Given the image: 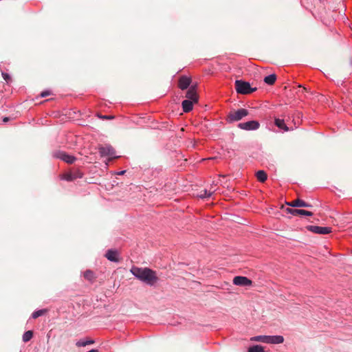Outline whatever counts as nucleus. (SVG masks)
<instances>
[{"label": "nucleus", "mask_w": 352, "mask_h": 352, "mask_svg": "<svg viewBox=\"0 0 352 352\" xmlns=\"http://www.w3.org/2000/svg\"><path fill=\"white\" fill-rule=\"evenodd\" d=\"M193 102L190 100H184L182 103L183 111L185 113L190 112L192 109Z\"/></svg>", "instance_id": "4468645a"}, {"label": "nucleus", "mask_w": 352, "mask_h": 352, "mask_svg": "<svg viewBox=\"0 0 352 352\" xmlns=\"http://www.w3.org/2000/svg\"><path fill=\"white\" fill-rule=\"evenodd\" d=\"M94 343V340H80L76 342V345L78 347H82V346H85L89 344H92Z\"/></svg>", "instance_id": "4be33fe9"}, {"label": "nucleus", "mask_w": 352, "mask_h": 352, "mask_svg": "<svg viewBox=\"0 0 352 352\" xmlns=\"http://www.w3.org/2000/svg\"><path fill=\"white\" fill-rule=\"evenodd\" d=\"M251 340L269 344V336H256L251 338Z\"/></svg>", "instance_id": "a211bd4d"}, {"label": "nucleus", "mask_w": 352, "mask_h": 352, "mask_svg": "<svg viewBox=\"0 0 352 352\" xmlns=\"http://www.w3.org/2000/svg\"><path fill=\"white\" fill-rule=\"evenodd\" d=\"M237 127L245 131H255L260 127V123L256 120H250L239 123Z\"/></svg>", "instance_id": "39448f33"}, {"label": "nucleus", "mask_w": 352, "mask_h": 352, "mask_svg": "<svg viewBox=\"0 0 352 352\" xmlns=\"http://www.w3.org/2000/svg\"><path fill=\"white\" fill-rule=\"evenodd\" d=\"M2 76L5 80H8V79H10V76L7 73L2 72Z\"/></svg>", "instance_id": "cd10ccee"}, {"label": "nucleus", "mask_w": 352, "mask_h": 352, "mask_svg": "<svg viewBox=\"0 0 352 352\" xmlns=\"http://www.w3.org/2000/svg\"><path fill=\"white\" fill-rule=\"evenodd\" d=\"M33 337V331H27L23 335V341L24 342H27L30 341Z\"/></svg>", "instance_id": "5701e85b"}, {"label": "nucleus", "mask_w": 352, "mask_h": 352, "mask_svg": "<svg viewBox=\"0 0 352 352\" xmlns=\"http://www.w3.org/2000/svg\"><path fill=\"white\" fill-rule=\"evenodd\" d=\"M54 156L70 164H73L76 160L74 155H69L63 151H57L54 153Z\"/></svg>", "instance_id": "0eeeda50"}, {"label": "nucleus", "mask_w": 352, "mask_h": 352, "mask_svg": "<svg viewBox=\"0 0 352 352\" xmlns=\"http://www.w3.org/2000/svg\"><path fill=\"white\" fill-rule=\"evenodd\" d=\"M235 89L238 94H250L256 90V88H252L250 84L248 82L236 80L235 81Z\"/></svg>", "instance_id": "7ed1b4c3"}, {"label": "nucleus", "mask_w": 352, "mask_h": 352, "mask_svg": "<svg viewBox=\"0 0 352 352\" xmlns=\"http://www.w3.org/2000/svg\"><path fill=\"white\" fill-rule=\"evenodd\" d=\"M256 177L260 182H265L267 179V175L265 171L263 170H258L256 173Z\"/></svg>", "instance_id": "f3484780"}, {"label": "nucleus", "mask_w": 352, "mask_h": 352, "mask_svg": "<svg viewBox=\"0 0 352 352\" xmlns=\"http://www.w3.org/2000/svg\"><path fill=\"white\" fill-rule=\"evenodd\" d=\"M8 120H9V118H8V117H5V118H3V121L4 122H8Z\"/></svg>", "instance_id": "2f4dec72"}, {"label": "nucleus", "mask_w": 352, "mask_h": 352, "mask_svg": "<svg viewBox=\"0 0 352 352\" xmlns=\"http://www.w3.org/2000/svg\"><path fill=\"white\" fill-rule=\"evenodd\" d=\"M83 177V173L79 169H74L61 175L60 179L67 182H72Z\"/></svg>", "instance_id": "20e7f679"}, {"label": "nucleus", "mask_w": 352, "mask_h": 352, "mask_svg": "<svg viewBox=\"0 0 352 352\" xmlns=\"http://www.w3.org/2000/svg\"><path fill=\"white\" fill-rule=\"evenodd\" d=\"M288 213L294 215V216H298V215H305L311 217L313 215V213L310 211H307L303 209H298V208H287Z\"/></svg>", "instance_id": "9d476101"}, {"label": "nucleus", "mask_w": 352, "mask_h": 352, "mask_svg": "<svg viewBox=\"0 0 352 352\" xmlns=\"http://www.w3.org/2000/svg\"><path fill=\"white\" fill-rule=\"evenodd\" d=\"M50 91H42L40 94L41 97V98H44V97H46L47 96H50Z\"/></svg>", "instance_id": "bb28decb"}, {"label": "nucleus", "mask_w": 352, "mask_h": 352, "mask_svg": "<svg viewBox=\"0 0 352 352\" xmlns=\"http://www.w3.org/2000/svg\"><path fill=\"white\" fill-rule=\"evenodd\" d=\"M233 283L235 285L247 287L252 285V280L245 276H237L233 279Z\"/></svg>", "instance_id": "1a4fd4ad"}, {"label": "nucleus", "mask_w": 352, "mask_h": 352, "mask_svg": "<svg viewBox=\"0 0 352 352\" xmlns=\"http://www.w3.org/2000/svg\"><path fill=\"white\" fill-rule=\"evenodd\" d=\"M276 80V75L275 74H270L264 78V82L269 85L274 84Z\"/></svg>", "instance_id": "aec40b11"}, {"label": "nucleus", "mask_w": 352, "mask_h": 352, "mask_svg": "<svg viewBox=\"0 0 352 352\" xmlns=\"http://www.w3.org/2000/svg\"><path fill=\"white\" fill-rule=\"evenodd\" d=\"M45 312V309H39V310L34 311L32 314V318L34 319H36V318H38L39 316H43Z\"/></svg>", "instance_id": "393cba45"}, {"label": "nucleus", "mask_w": 352, "mask_h": 352, "mask_svg": "<svg viewBox=\"0 0 352 352\" xmlns=\"http://www.w3.org/2000/svg\"><path fill=\"white\" fill-rule=\"evenodd\" d=\"M212 194V192L211 191H208L207 190H204V193H201L199 197L201 198V199H204V198H208L210 197Z\"/></svg>", "instance_id": "a878e982"}, {"label": "nucleus", "mask_w": 352, "mask_h": 352, "mask_svg": "<svg viewBox=\"0 0 352 352\" xmlns=\"http://www.w3.org/2000/svg\"><path fill=\"white\" fill-rule=\"evenodd\" d=\"M307 230L320 234H327L331 232V228L330 227H321L318 226H307Z\"/></svg>", "instance_id": "6e6552de"}, {"label": "nucleus", "mask_w": 352, "mask_h": 352, "mask_svg": "<svg viewBox=\"0 0 352 352\" xmlns=\"http://www.w3.org/2000/svg\"><path fill=\"white\" fill-rule=\"evenodd\" d=\"M305 201L297 199L294 201H292L291 203H287V204L289 206L294 207V208H300L302 207L304 205Z\"/></svg>", "instance_id": "412c9836"}, {"label": "nucleus", "mask_w": 352, "mask_h": 352, "mask_svg": "<svg viewBox=\"0 0 352 352\" xmlns=\"http://www.w3.org/2000/svg\"><path fill=\"white\" fill-rule=\"evenodd\" d=\"M302 207H305V208H311V205L308 204L307 202H304V205Z\"/></svg>", "instance_id": "c85d7f7f"}, {"label": "nucleus", "mask_w": 352, "mask_h": 352, "mask_svg": "<svg viewBox=\"0 0 352 352\" xmlns=\"http://www.w3.org/2000/svg\"><path fill=\"white\" fill-rule=\"evenodd\" d=\"M105 256L110 261L115 263L119 262L118 252L117 250L113 249L108 250L105 254Z\"/></svg>", "instance_id": "9b49d317"}, {"label": "nucleus", "mask_w": 352, "mask_h": 352, "mask_svg": "<svg viewBox=\"0 0 352 352\" xmlns=\"http://www.w3.org/2000/svg\"><path fill=\"white\" fill-rule=\"evenodd\" d=\"M248 352H264V349L261 345H254L248 349Z\"/></svg>", "instance_id": "b1692460"}, {"label": "nucleus", "mask_w": 352, "mask_h": 352, "mask_svg": "<svg viewBox=\"0 0 352 352\" xmlns=\"http://www.w3.org/2000/svg\"><path fill=\"white\" fill-rule=\"evenodd\" d=\"M98 151L101 157L109 156L111 158L118 157V156L116 155V151L114 148L109 144L100 146L98 148Z\"/></svg>", "instance_id": "423d86ee"}, {"label": "nucleus", "mask_w": 352, "mask_h": 352, "mask_svg": "<svg viewBox=\"0 0 352 352\" xmlns=\"http://www.w3.org/2000/svg\"><path fill=\"white\" fill-rule=\"evenodd\" d=\"M84 278L91 283H93L96 278L95 274L93 271L87 270L84 272Z\"/></svg>", "instance_id": "6ab92c4d"}, {"label": "nucleus", "mask_w": 352, "mask_h": 352, "mask_svg": "<svg viewBox=\"0 0 352 352\" xmlns=\"http://www.w3.org/2000/svg\"><path fill=\"white\" fill-rule=\"evenodd\" d=\"M125 172H126V170H121L118 174L120 175H124Z\"/></svg>", "instance_id": "7c9ffc66"}, {"label": "nucleus", "mask_w": 352, "mask_h": 352, "mask_svg": "<svg viewBox=\"0 0 352 352\" xmlns=\"http://www.w3.org/2000/svg\"><path fill=\"white\" fill-rule=\"evenodd\" d=\"M284 342L282 336H269V344H281Z\"/></svg>", "instance_id": "2eb2a0df"}, {"label": "nucleus", "mask_w": 352, "mask_h": 352, "mask_svg": "<svg viewBox=\"0 0 352 352\" xmlns=\"http://www.w3.org/2000/svg\"><path fill=\"white\" fill-rule=\"evenodd\" d=\"M191 78L186 76H182L179 80V87L182 90L186 89L190 85Z\"/></svg>", "instance_id": "ddd939ff"}, {"label": "nucleus", "mask_w": 352, "mask_h": 352, "mask_svg": "<svg viewBox=\"0 0 352 352\" xmlns=\"http://www.w3.org/2000/svg\"><path fill=\"white\" fill-rule=\"evenodd\" d=\"M130 272L135 278L150 286L154 285L158 280L155 272L148 267L133 266Z\"/></svg>", "instance_id": "f257e3e1"}, {"label": "nucleus", "mask_w": 352, "mask_h": 352, "mask_svg": "<svg viewBox=\"0 0 352 352\" xmlns=\"http://www.w3.org/2000/svg\"><path fill=\"white\" fill-rule=\"evenodd\" d=\"M102 118H103V119H111L112 117L110 116H104L102 117Z\"/></svg>", "instance_id": "c756f323"}, {"label": "nucleus", "mask_w": 352, "mask_h": 352, "mask_svg": "<svg viewBox=\"0 0 352 352\" xmlns=\"http://www.w3.org/2000/svg\"><path fill=\"white\" fill-rule=\"evenodd\" d=\"M275 125L280 129L284 131H288L289 129L285 123L284 120L280 118H276L274 120Z\"/></svg>", "instance_id": "dca6fc26"}, {"label": "nucleus", "mask_w": 352, "mask_h": 352, "mask_svg": "<svg viewBox=\"0 0 352 352\" xmlns=\"http://www.w3.org/2000/svg\"><path fill=\"white\" fill-rule=\"evenodd\" d=\"M249 115V111L246 109L241 108L236 111H230L226 116V120L228 123H233L243 119Z\"/></svg>", "instance_id": "f03ea898"}, {"label": "nucleus", "mask_w": 352, "mask_h": 352, "mask_svg": "<svg viewBox=\"0 0 352 352\" xmlns=\"http://www.w3.org/2000/svg\"><path fill=\"white\" fill-rule=\"evenodd\" d=\"M186 100H190L192 102H197L198 100L197 92L195 90V86H191L186 92Z\"/></svg>", "instance_id": "f8f14e48"}]
</instances>
